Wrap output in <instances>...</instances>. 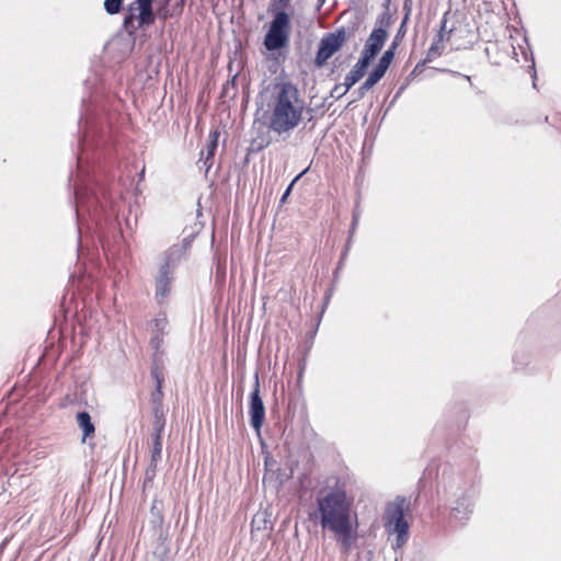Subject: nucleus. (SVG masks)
I'll list each match as a JSON object with an SVG mask.
<instances>
[{"instance_id": "nucleus-1", "label": "nucleus", "mask_w": 561, "mask_h": 561, "mask_svg": "<svg viewBox=\"0 0 561 561\" xmlns=\"http://www.w3.org/2000/svg\"><path fill=\"white\" fill-rule=\"evenodd\" d=\"M318 511L322 528L333 534L343 550H350L358 537L353 499L343 489H333L318 497Z\"/></svg>"}, {"instance_id": "nucleus-2", "label": "nucleus", "mask_w": 561, "mask_h": 561, "mask_svg": "<svg viewBox=\"0 0 561 561\" xmlns=\"http://www.w3.org/2000/svg\"><path fill=\"white\" fill-rule=\"evenodd\" d=\"M268 129L278 136L289 135L304 121L306 101L289 81L275 82L270 89Z\"/></svg>"}, {"instance_id": "nucleus-3", "label": "nucleus", "mask_w": 561, "mask_h": 561, "mask_svg": "<svg viewBox=\"0 0 561 561\" xmlns=\"http://www.w3.org/2000/svg\"><path fill=\"white\" fill-rule=\"evenodd\" d=\"M183 254L180 245H173L168 249L159 259V270L156 279V299L162 304L171 290V275Z\"/></svg>"}, {"instance_id": "nucleus-4", "label": "nucleus", "mask_w": 561, "mask_h": 561, "mask_svg": "<svg viewBox=\"0 0 561 561\" xmlns=\"http://www.w3.org/2000/svg\"><path fill=\"white\" fill-rule=\"evenodd\" d=\"M289 39V15L277 12L265 36L264 45L268 50H276L287 45Z\"/></svg>"}, {"instance_id": "nucleus-5", "label": "nucleus", "mask_w": 561, "mask_h": 561, "mask_svg": "<svg viewBox=\"0 0 561 561\" xmlns=\"http://www.w3.org/2000/svg\"><path fill=\"white\" fill-rule=\"evenodd\" d=\"M345 42V33L337 32L325 35L319 43V49L314 59L318 67H322L327 61L341 49Z\"/></svg>"}, {"instance_id": "nucleus-6", "label": "nucleus", "mask_w": 561, "mask_h": 561, "mask_svg": "<svg viewBox=\"0 0 561 561\" xmlns=\"http://www.w3.org/2000/svg\"><path fill=\"white\" fill-rule=\"evenodd\" d=\"M249 414L252 427L257 434H260L265 420V407L260 397V382L257 376H255L254 389L250 396Z\"/></svg>"}, {"instance_id": "nucleus-7", "label": "nucleus", "mask_w": 561, "mask_h": 561, "mask_svg": "<svg viewBox=\"0 0 561 561\" xmlns=\"http://www.w3.org/2000/svg\"><path fill=\"white\" fill-rule=\"evenodd\" d=\"M387 37L388 34L383 28H375L367 38L359 59L370 65L371 60L382 48Z\"/></svg>"}, {"instance_id": "nucleus-8", "label": "nucleus", "mask_w": 561, "mask_h": 561, "mask_svg": "<svg viewBox=\"0 0 561 561\" xmlns=\"http://www.w3.org/2000/svg\"><path fill=\"white\" fill-rule=\"evenodd\" d=\"M386 516L390 524H393V531L397 534H408L409 525L403 517V510L400 504H389L386 511Z\"/></svg>"}, {"instance_id": "nucleus-9", "label": "nucleus", "mask_w": 561, "mask_h": 561, "mask_svg": "<svg viewBox=\"0 0 561 561\" xmlns=\"http://www.w3.org/2000/svg\"><path fill=\"white\" fill-rule=\"evenodd\" d=\"M130 12L138 11V21L140 25L153 23L152 0H135L129 8Z\"/></svg>"}, {"instance_id": "nucleus-10", "label": "nucleus", "mask_w": 561, "mask_h": 561, "mask_svg": "<svg viewBox=\"0 0 561 561\" xmlns=\"http://www.w3.org/2000/svg\"><path fill=\"white\" fill-rule=\"evenodd\" d=\"M368 66V64L358 59L352 70L344 78V89L342 93H347L348 90L364 77Z\"/></svg>"}, {"instance_id": "nucleus-11", "label": "nucleus", "mask_w": 561, "mask_h": 561, "mask_svg": "<svg viewBox=\"0 0 561 561\" xmlns=\"http://www.w3.org/2000/svg\"><path fill=\"white\" fill-rule=\"evenodd\" d=\"M386 71L380 67L376 66L375 69L369 73L368 78L358 89V99H362L367 91H369L377 82L385 76Z\"/></svg>"}, {"instance_id": "nucleus-12", "label": "nucleus", "mask_w": 561, "mask_h": 561, "mask_svg": "<svg viewBox=\"0 0 561 561\" xmlns=\"http://www.w3.org/2000/svg\"><path fill=\"white\" fill-rule=\"evenodd\" d=\"M163 425H164V423L161 422L160 420H158L154 424L156 434H154V438H153V448L151 451V461L153 463L157 462L161 457V451H162L161 433L163 430Z\"/></svg>"}, {"instance_id": "nucleus-13", "label": "nucleus", "mask_w": 561, "mask_h": 561, "mask_svg": "<svg viewBox=\"0 0 561 561\" xmlns=\"http://www.w3.org/2000/svg\"><path fill=\"white\" fill-rule=\"evenodd\" d=\"M218 139H219V131L218 130H211L208 135V141H207V146H206V158H205V165H206V170H209L210 168V163L208 164V161L214 157L215 154V151L217 149V145H218Z\"/></svg>"}, {"instance_id": "nucleus-14", "label": "nucleus", "mask_w": 561, "mask_h": 561, "mask_svg": "<svg viewBox=\"0 0 561 561\" xmlns=\"http://www.w3.org/2000/svg\"><path fill=\"white\" fill-rule=\"evenodd\" d=\"M77 422L83 431L82 440L84 442L88 436H90L91 434L94 433V425L92 424L91 417H90L89 413H87V412L78 413Z\"/></svg>"}, {"instance_id": "nucleus-15", "label": "nucleus", "mask_w": 561, "mask_h": 561, "mask_svg": "<svg viewBox=\"0 0 561 561\" xmlns=\"http://www.w3.org/2000/svg\"><path fill=\"white\" fill-rule=\"evenodd\" d=\"M393 56H394L393 49L386 50L383 53V55L381 56V58L379 59L377 66L380 67L381 69H383L385 71H387L390 64L392 62Z\"/></svg>"}, {"instance_id": "nucleus-16", "label": "nucleus", "mask_w": 561, "mask_h": 561, "mask_svg": "<svg viewBox=\"0 0 561 561\" xmlns=\"http://www.w3.org/2000/svg\"><path fill=\"white\" fill-rule=\"evenodd\" d=\"M123 0H105L104 8L107 13L116 14L119 12Z\"/></svg>"}, {"instance_id": "nucleus-17", "label": "nucleus", "mask_w": 561, "mask_h": 561, "mask_svg": "<svg viewBox=\"0 0 561 561\" xmlns=\"http://www.w3.org/2000/svg\"><path fill=\"white\" fill-rule=\"evenodd\" d=\"M168 329V320L165 317H159L154 320V330L157 333L164 334Z\"/></svg>"}, {"instance_id": "nucleus-18", "label": "nucleus", "mask_w": 561, "mask_h": 561, "mask_svg": "<svg viewBox=\"0 0 561 561\" xmlns=\"http://www.w3.org/2000/svg\"><path fill=\"white\" fill-rule=\"evenodd\" d=\"M151 345L156 351H159L163 345L162 336L158 333L151 339Z\"/></svg>"}, {"instance_id": "nucleus-19", "label": "nucleus", "mask_w": 561, "mask_h": 561, "mask_svg": "<svg viewBox=\"0 0 561 561\" xmlns=\"http://www.w3.org/2000/svg\"><path fill=\"white\" fill-rule=\"evenodd\" d=\"M343 89H344V82H343V83H341V84H336V85L333 88V90H332V95H333V96H336V98H341V96H343V95L345 94V93H342Z\"/></svg>"}, {"instance_id": "nucleus-20", "label": "nucleus", "mask_w": 561, "mask_h": 561, "mask_svg": "<svg viewBox=\"0 0 561 561\" xmlns=\"http://www.w3.org/2000/svg\"><path fill=\"white\" fill-rule=\"evenodd\" d=\"M407 539H408V534H397L396 546L398 548L402 547L405 543Z\"/></svg>"}, {"instance_id": "nucleus-21", "label": "nucleus", "mask_w": 561, "mask_h": 561, "mask_svg": "<svg viewBox=\"0 0 561 561\" xmlns=\"http://www.w3.org/2000/svg\"><path fill=\"white\" fill-rule=\"evenodd\" d=\"M297 179H298V176H297V178H296V179L290 183V185L287 187L286 192L284 193V195H283V197H282V201H283V202H284V201L287 198V196L289 195L290 190H291V187H293V185H294V183H295V181H296Z\"/></svg>"}]
</instances>
